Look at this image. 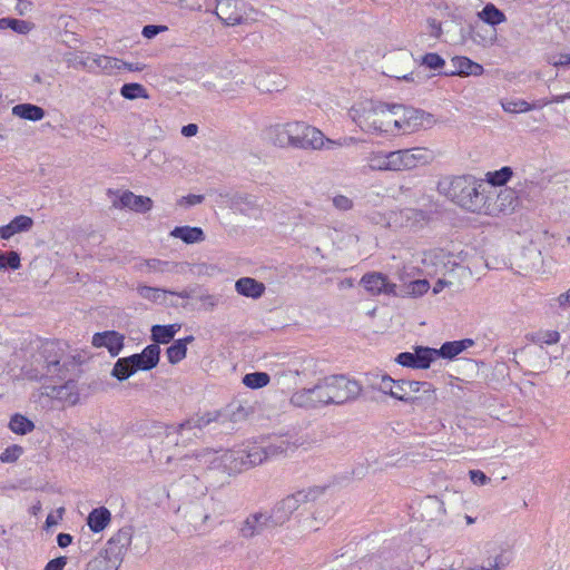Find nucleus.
I'll use <instances>...</instances> for the list:
<instances>
[{"mask_svg": "<svg viewBox=\"0 0 570 570\" xmlns=\"http://www.w3.org/2000/svg\"><path fill=\"white\" fill-rule=\"evenodd\" d=\"M296 445L286 436H274L265 443H252L244 448L232 450L224 455V461L230 471L242 472L262 464L264 461L287 454Z\"/></svg>", "mask_w": 570, "mask_h": 570, "instance_id": "f257e3e1", "label": "nucleus"}, {"mask_svg": "<svg viewBox=\"0 0 570 570\" xmlns=\"http://www.w3.org/2000/svg\"><path fill=\"white\" fill-rule=\"evenodd\" d=\"M481 183L472 175L445 177L439 181L438 189L449 200L469 212H476L485 202L479 191Z\"/></svg>", "mask_w": 570, "mask_h": 570, "instance_id": "f03ea898", "label": "nucleus"}, {"mask_svg": "<svg viewBox=\"0 0 570 570\" xmlns=\"http://www.w3.org/2000/svg\"><path fill=\"white\" fill-rule=\"evenodd\" d=\"M348 115L363 131L367 132L392 134L395 131L394 126L397 124L392 106L372 101L353 106Z\"/></svg>", "mask_w": 570, "mask_h": 570, "instance_id": "7ed1b4c3", "label": "nucleus"}, {"mask_svg": "<svg viewBox=\"0 0 570 570\" xmlns=\"http://www.w3.org/2000/svg\"><path fill=\"white\" fill-rule=\"evenodd\" d=\"M321 380L330 405H343L357 400L361 395V384L344 374L328 375Z\"/></svg>", "mask_w": 570, "mask_h": 570, "instance_id": "20e7f679", "label": "nucleus"}, {"mask_svg": "<svg viewBox=\"0 0 570 570\" xmlns=\"http://www.w3.org/2000/svg\"><path fill=\"white\" fill-rule=\"evenodd\" d=\"M63 352L56 341H41L37 353L32 356L35 371L38 372L36 376H55L59 375L62 371L61 358Z\"/></svg>", "mask_w": 570, "mask_h": 570, "instance_id": "39448f33", "label": "nucleus"}, {"mask_svg": "<svg viewBox=\"0 0 570 570\" xmlns=\"http://www.w3.org/2000/svg\"><path fill=\"white\" fill-rule=\"evenodd\" d=\"M324 489H309L308 491H297L278 501L269 513L272 524L275 527L283 525L289 520L291 515L304 502L314 501Z\"/></svg>", "mask_w": 570, "mask_h": 570, "instance_id": "423d86ee", "label": "nucleus"}, {"mask_svg": "<svg viewBox=\"0 0 570 570\" xmlns=\"http://www.w3.org/2000/svg\"><path fill=\"white\" fill-rule=\"evenodd\" d=\"M134 528L126 525L119 529L106 543L104 558L112 563L111 570H118L131 546Z\"/></svg>", "mask_w": 570, "mask_h": 570, "instance_id": "0eeeda50", "label": "nucleus"}, {"mask_svg": "<svg viewBox=\"0 0 570 570\" xmlns=\"http://www.w3.org/2000/svg\"><path fill=\"white\" fill-rule=\"evenodd\" d=\"M289 403L304 410H318L330 405L321 379L311 387L295 391L289 399Z\"/></svg>", "mask_w": 570, "mask_h": 570, "instance_id": "6e6552de", "label": "nucleus"}, {"mask_svg": "<svg viewBox=\"0 0 570 570\" xmlns=\"http://www.w3.org/2000/svg\"><path fill=\"white\" fill-rule=\"evenodd\" d=\"M294 126L298 128L295 131L296 134H293V148L316 150L323 148L325 142L328 145H335L331 139L325 140V137L320 129L309 126L306 122L294 121Z\"/></svg>", "mask_w": 570, "mask_h": 570, "instance_id": "1a4fd4ad", "label": "nucleus"}, {"mask_svg": "<svg viewBox=\"0 0 570 570\" xmlns=\"http://www.w3.org/2000/svg\"><path fill=\"white\" fill-rule=\"evenodd\" d=\"M417 387H414L407 404L414 412H425L433 416L436 411L438 395L433 384L426 381H417Z\"/></svg>", "mask_w": 570, "mask_h": 570, "instance_id": "9d476101", "label": "nucleus"}, {"mask_svg": "<svg viewBox=\"0 0 570 570\" xmlns=\"http://www.w3.org/2000/svg\"><path fill=\"white\" fill-rule=\"evenodd\" d=\"M375 224H380L393 232H413L422 229L430 216H374Z\"/></svg>", "mask_w": 570, "mask_h": 570, "instance_id": "9b49d317", "label": "nucleus"}, {"mask_svg": "<svg viewBox=\"0 0 570 570\" xmlns=\"http://www.w3.org/2000/svg\"><path fill=\"white\" fill-rule=\"evenodd\" d=\"M513 191L518 196V204H520L521 209L532 210L542 199L541 184L525 177L517 181Z\"/></svg>", "mask_w": 570, "mask_h": 570, "instance_id": "f8f14e48", "label": "nucleus"}, {"mask_svg": "<svg viewBox=\"0 0 570 570\" xmlns=\"http://www.w3.org/2000/svg\"><path fill=\"white\" fill-rule=\"evenodd\" d=\"M435 348L429 346H415L414 352H402L395 357V362L403 367L426 370L435 361Z\"/></svg>", "mask_w": 570, "mask_h": 570, "instance_id": "ddd939ff", "label": "nucleus"}, {"mask_svg": "<svg viewBox=\"0 0 570 570\" xmlns=\"http://www.w3.org/2000/svg\"><path fill=\"white\" fill-rule=\"evenodd\" d=\"M212 422H218L219 417L217 411L214 412H206L202 415H195L191 416L184 422L179 423L178 425H163L160 423H155L153 428L156 430L157 434H166L167 436L174 432L181 433L185 430H194L198 429L202 430L203 428L207 426Z\"/></svg>", "mask_w": 570, "mask_h": 570, "instance_id": "4468645a", "label": "nucleus"}, {"mask_svg": "<svg viewBox=\"0 0 570 570\" xmlns=\"http://www.w3.org/2000/svg\"><path fill=\"white\" fill-rule=\"evenodd\" d=\"M392 109L397 120L394 126L395 130L411 132L423 126L424 112L422 110L402 105H393Z\"/></svg>", "mask_w": 570, "mask_h": 570, "instance_id": "2eb2a0df", "label": "nucleus"}, {"mask_svg": "<svg viewBox=\"0 0 570 570\" xmlns=\"http://www.w3.org/2000/svg\"><path fill=\"white\" fill-rule=\"evenodd\" d=\"M111 199L112 207L117 210H132L136 213L149 212L153 208V200L146 196H137L129 190L120 195L114 194Z\"/></svg>", "mask_w": 570, "mask_h": 570, "instance_id": "dca6fc26", "label": "nucleus"}, {"mask_svg": "<svg viewBox=\"0 0 570 570\" xmlns=\"http://www.w3.org/2000/svg\"><path fill=\"white\" fill-rule=\"evenodd\" d=\"M91 344L97 347H106L110 356L116 357L125 346V335L115 331H104L94 334Z\"/></svg>", "mask_w": 570, "mask_h": 570, "instance_id": "f3484780", "label": "nucleus"}, {"mask_svg": "<svg viewBox=\"0 0 570 570\" xmlns=\"http://www.w3.org/2000/svg\"><path fill=\"white\" fill-rule=\"evenodd\" d=\"M160 353V346L156 344H149L140 353H135L128 357L136 373L138 371L146 372L155 368L158 365Z\"/></svg>", "mask_w": 570, "mask_h": 570, "instance_id": "a211bd4d", "label": "nucleus"}, {"mask_svg": "<svg viewBox=\"0 0 570 570\" xmlns=\"http://www.w3.org/2000/svg\"><path fill=\"white\" fill-rule=\"evenodd\" d=\"M288 372L302 377V380H311L322 373L318 361L306 354L296 356L288 365Z\"/></svg>", "mask_w": 570, "mask_h": 570, "instance_id": "6ab92c4d", "label": "nucleus"}, {"mask_svg": "<svg viewBox=\"0 0 570 570\" xmlns=\"http://www.w3.org/2000/svg\"><path fill=\"white\" fill-rule=\"evenodd\" d=\"M298 127L294 121L286 124L272 125L266 129V136L269 141L279 148L293 147V134H296Z\"/></svg>", "mask_w": 570, "mask_h": 570, "instance_id": "aec40b11", "label": "nucleus"}, {"mask_svg": "<svg viewBox=\"0 0 570 570\" xmlns=\"http://www.w3.org/2000/svg\"><path fill=\"white\" fill-rule=\"evenodd\" d=\"M252 412V406L247 402H243L239 400H233L228 403L224 409L217 411L219 423L224 424L226 422L239 423L245 421L249 413Z\"/></svg>", "mask_w": 570, "mask_h": 570, "instance_id": "412c9836", "label": "nucleus"}, {"mask_svg": "<svg viewBox=\"0 0 570 570\" xmlns=\"http://www.w3.org/2000/svg\"><path fill=\"white\" fill-rule=\"evenodd\" d=\"M215 14L226 26H236L243 22V11L236 0H216Z\"/></svg>", "mask_w": 570, "mask_h": 570, "instance_id": "4be33fe9", "label": "nucleus"}, {"mask_svg": "<svg viewBox=\"0 0 570 570\" xmlns=\"http://www.w3.org/2000/svg\"><path fill=\"white\" fill-rule=\"evenodd\" d=\"M361 284L364 288L371 293L372 295L384 294H394L395 293V284L389 282L387 277L382 273H366L361 278Z\"/></svg>", "mask_w": 570, "mask_h": 570, "instance_id": "5701e85b", "label": "nucleus"}, {"mask_svg": "<svg viewBox=\"0 0 570 570\" xmlns=\"http://www.w3.org/2000/svg\"><path fill=\"white\" fill-rule=\"evenodd\" d=\"M274 527L275 525L271 522L269 514L256 512L245 519L239 531L242 537L248 539L262 533L266 529Z\"/></svg>", "mask_w": 570, "mask_h": 570, "instance_id": "b1692460", "label": "nucleus"}, {"mask_svg": "<svg viewBox=\"0 0 570 570\" xmlns=\"http://www.w3.org/2000/svg\"><path fill=\"white\" fill-rule=\"evenodd\" d=\"M391 65L387 68L386 75L395 79H402L405 81L412 80V72L410 67L412 65V55L409 52L400 51L390 58Z\"/></svg>", "mask_w": 570, "mask_h": 570, "instance_id": "393cba45", "label": "nucleus"}, {"mask_svg": "<svg viewBox=\"0 0 570 570\" xmlns=\"http://www.w3.org/2000/svg\"><path fill=\"white\" fill-rule=\"evenodd\" d=\"M254 85L261 92H274L285 88V79L274 71H259L255 76Z\"/></svg>", "mask_w": 570, "mask_h": 570, "instance_id": "a878e982", "label": "nucleus"}, {"mask_svg": "<svg viewBox=\"0 0 570 570\" xmlns=\"http://www.w3.org/2000/svg\"><path fill=\"white\" fill-rule=\"evenodd\" d=\"M521 354L524 355V361L533 371L537 373L544 372L549 355L543 346L524 347L521 350Z\"/></svg>", "mask_w": 570, "mask_h": 570, "instance_id": "bb28decb", "label": "nucleus"}, {"mask_svg": "<svg viewBox=\"0 0 570 570\" xmlns=\"http://www.w3.org/2000/svg\"><path fill=\"white\" fill-rule=\"evenodd\" d=\"M474 344L475 343L472 338L444 342L440 348H435V360L439 357L444 360H453Z\"/></svg>", "mask_w": 570, "mask_h": 570, "instance_id": "cd10ccee", "label": "nucleus"}, {"mask_svg": "<svg viewBox=\"0 0 570 570\" xmlns=\"http://www.w3.org/2000/svg\"><path fill=\"white\" fill-rule=\"evenodd\" d=\"M181 324L173 323L167 325L155 324L150 328V340L153 344L166 345L174 340L175 335L180 331Z\"/></svg>", "mask_w": 570, "mask_h": 570, "instance_id": "c85d7f7f", "label": "nucleus"}, {"mask_svg": "<svg viewBox=\"0 0 570 570\" xmlns=\"http://www.w3.org/2000/svg\"><path fill=\"white\" fill-rule=\"evenodd\" d=\"M235 288L239 295L254 299L262 297L266 289L264 283L252 277H242L237 279Z\"/></svg>", "mask_w": 570, "mask_h": 570, "instance_id": "c756f323", "label": "nucleus"}, {"mask_svg": "<svg viewBox=\"0 0 570 570\" xmlns=\"http://www.w3.org/2000/svg\"><path fill=\"white\" fill-rule=\"evenodd\" d=\"M548 105H549V101H547V99H540L534 102H528L523 99L501 100L502 109L505 112H510V114L528 112L531 110L541 109Z\"/></svg>", "mask_w": 570, "mask_h": 570, "instance_id": "7c9ffc66", "label": "nucleus"}, {"mask_svg": "<svg viewBox=\"0 0 570 570\" xmlns=\"http://www.w3.org/2000/svg\"><path fill=\"white\" fill-rule=\"evenodd\" d=\"M230 208L234 212H239L240 214L247 212H264L269 210L264 206V204L258 203V198L252 195H235L230 200Z\"/></svg>", "mask_w": 570, "mask_h": 570, "instance_id": "2f4dec72", "label": "nucleus"}, {"mask_svg": "<svg viewBox=\"0 0 570 570\" xmlns=\"http://www.w3.org/2000/svg\"><path fill=\"white\" fill-rule=\"evenodd\" d=\"M32 225L30 216H14L9 224L0 227V238L8 240L18 233L29 230Z\"/></svg>", "mask_w": 570, "mask_h": 570, "instance_id": "473e14b6", "label": "nucleus"}, {"mask_svg": "<svg viewBox=\"0 0 570 570\" xmlns=\"http://www.w3.org/2000/svg\"><path fill=\"white\" fill-rule=\"evenodd\" d=\"M195 337L193 335H188L184 338L173 341L171 345L167 347L166 355L167 360L170 364H178L186 357L187 354V345L193 343Z\"/></svg>", "mask_w": 570, "mask_h": 570, "instance_id": "72a5a7b5", "label": "nucleus"}, {"mask_svg": "<svg viewBox=\"0 0 570 570\" xmlns=\"http://www.w3.org/2000/svg\"><path fill=\"white\" fill-rule=\"evenodd\" d=\"M494 209L500 213L522 210L520 204H518V196L515 191H513V188H504L499 191L494 203Z\"/></svg>", "mask_w": 570, "mask_h": 570, "instance_id": "f704fd0d", "label": "nucleus"}, {"mask_svg": "<svg viewBox=\"0 0 570 570\" xmlns=\"http://www.w3.org/2000/svg\"><path fill=\"white\" fill-rule=\"evenodd\" d=\"M110 520V511L105 507H100L94 509L89 513L87 518V523L92 532L98 533L101 532L109 524Z\"/></svg>", "mask_w": 570, "mask_h": 570, "instance_id": "c9c22d12", "label": "nucleus"}, {"mask_svg": "<svg viewBox=\"0 0 570 570\" xmlns=\"http://www.w3.org/2000/svg\"><path fill=\"white\" fill-rule=\"evenodd\" d=\"M405 165L407 170L421 165H426L432 160V153L423 147L405 149Z\"/></svg>", "mask_w": 570, "mask_h": 570, "instance_id": "e433bc0d", "label": "nucleus"}, {"mask_svg": "<svg viewBox=\"0 0 570 570\" xmlns=\"http://www.w3.org/2000/svg\"><path fill=\"white\" fill-rule=\"evenodd\" d=\"M170 235L186 244H194L205 239V234L200 227L177 226L171 230Z\"/></svg>", "mask_w": 570, "mask_h": 570, "instance_id": "4c0bfd02", "label": "nucleus"}, {"mask_svg": "<svg viewBox=\"0 0 570 570\" xmlns=\"http://www.w3.org/2000/svg\"><path fill=\"white\" fill-rule=\"evenodd\" d=\"M452 63L456 68L452 73L463 76H481L484 71L483 67L466 57H454Z\"/></svg>", "mask_w": 570, "mask_h": 570, "instance_id": "58836bf2", "label": "nucleus"}, {"mask_svg": "<svg viewBox=\"0 0 570 570\" xmlns=\"http://www.w3.org/2000/svg\"><path fill=\"white\" fill-rule=\"evenodd\" d=\"M12 114L31 121H38L45 117V110L41 107L31 104H20L14 106Z\"/></svg>", "mask_w": 570, "mask_h": 570, "instance_id": "ea45409f", "label": "nucleus"}, {"mask_svg": "<svg viewBox=\"0 0 570 570\" xmlns=\"http://www.w3.org/2000/svg\"><path fill=\"white\" fill-rule=\"evenodd\" d=\"M137 292L140 297L157 304H166L169 289L151 287L148 285H138Z\"/></svg>", "mask_w": 570, "mask_h": 570, "instance_id": "a19ab883", "label": "nucleus"}, {"mask_svg": "<svg viewBox=\"0 0 570 570\" xmlns=\"http://www.w3.org/2000/svg\"><path fill=\"white\" fill-rule=\"evenodd\" d=\"M417 386V381L405 379L395 380V387L394 393H392V397L407 404V401L411 394L413 393L414 387Z\"/></svg>", "mask_w": 570, "mask_h": 570, "instance_id": "79ce46f5", "label": "nucleus"}, {"mask_svg": "<svg viewBox=\"0 0 570 570\" xmlns=\"http://www.w3.org/2000/svg\"><path fill=\"white\" fill-rule=\"evenodd\" d=\"M513 169L509 166H503L498 170L488 171L485 174V180L491 186L503 187L513 177Z\"/></svg>", "mask_w": 570, "mask_h": 570, "instance_id": "37998d69", "label": "nucleus"}, {"mask_svg": "<svg viewBox=\"0 0 570 570\" xmlns=\"http://www.w3.org/2000/svg\"><path fill=\"white\" fill-rule=\"evenodd\" d=\"M136 373L134 366L129 362V357H119L114 367L111 370V376L118 380L119 382H124L128 380L131 375Z\"/></svg>", "mask_w": 570, "mask_h": 570, "instance_id": "c03bdc74", "label": "nucleus"}, {"mask_svg": "<svg viewBox=\"0 0 570 570\" xmlns=\"http://www.w3.org/2000/svg\"><path fill=\"white\" fill-rule=\"evenodd\" d=\"M9 429L19 435H26L33 431L35 423L27 416L16 413L10 417Z\"/></svg>", "mask_w": 570, "mask_h": 570, "instance_id": "a18cd8bd", "label": "nucleus"}, {"mask_svg": "<svg viewBox=\"0 0 570 570\" xmlns=\"http://www.w3.org/2000/svg\"><path fill=\"white\" fill-rule=\"evenodd\" d=\"M366 164L371 170H389V153L379 150L370 153L366 158Z\"/></svg>", "mask_w": 570, "mask_h": 570, "instance_id": "49530a36", "label": "nucleus"}, {"mask_svg": "<svg viewBox=\"0 0 570 570\" xmlns=\"http://www.w3.org/2000/svg\"><path fill=\"white\" fill-rule=\"evenodd\" d=\"M479 17L491 26H497L505 21L504 13L492 3H488L479 13Z\"/></svg>", "mask_w": 570, "mask_h": 570, "instance_id": "de8ad7c7", "label": "nucleus"}, {"mask_svg": "<svg viewBox=\"0 0 570 570\" xmlns=\"http://www.w3.org/2000/svg\"><path fill=\"white\" fill-rule=\"evenodd\" d=\"M271 381V376L266 372H252L243 376V384L249 389L257 390L266 386Z\"/></svg>", "mask_w": 570, "mask_h": 570, "instance_id": "09e8293b", "label": "nucleus"}, {"mask_svg": "<svg viewBox=\"0 0 570 570\" xmlns=\"http://www.w3.org/2000/svg\"><path fill=\"white\" fill-rule=\"evenodd\" d=\"M120 94L124 98L129 99V100H134L136 98H145V99L149 98V95H148L146 88L142 85L137 83V82L125 83L120 88Z\"/></svg>", "mask_w": 570, "mask_h": 570, "instance_id": "8fccbe9b", "label": "nucleus"}, {"mask_svg": "<svg viewBox=\"0 0 570 570\" xmlns=\"http://www.w3.org/2000/svg\"><path fill=\"white\" fill-rule=\"evenodd\" d=\"M529 338L538 346H543V344L552 345L559 342L560 334L557 331H539L532 333Z\"/></svg>", "mask_w": 570, "mask_h": 570, "instance_id": "3c124183", "label": "nucleus"}, {"mask_svg": "<svg viewBox=\"0 0 570 570\" xmlns=\"http://www.w3.org/2000/svg\"><path fill=\"white\" fill-rule=\"evenodd\" d=\"M389 153V170L399 171L407 170L405 165V149L387 151Z\"/></svg>", "mask_w": 570, "mask_h": 570, "instance_id": "603ef678", "label": "nucleus"}, {"mask_svg": "<svg viewBox=\"0 0 570 570\" xmlns=\"http://www.w3.org/2000/svg\"><path fill=\"white\" fill-rule=\"evenodd\" d=\"M20 255L14 252H2L0 253V269H12L20 268Z\"/></svg>", "mask_w": 570, "mask_h": 570, "instance_id": "864d4df0", "label": "nucleus"}, {"mask_svg": "<svg viewBox=\"0 0 570 570\" xmlns=\"http://www.w3.org/2000/svg\"><path fill=\"white\" fill-rule=\"evenodd\" d=\"M92 62L97 68L106 72H111L114 69H120V59L108 56H97L92 59Z\"/></svg>", "mask_w": 570, "mask_h": 570, "instance_id": "5fc2aeb1", "label": "nucleus"}, {"mask_svg": "<svg viewBox=\"0 0 570 570\" xmlns=\"http://www.w3.org/2000/svg\"><path fill=\"white\" fill-rule=\"evenodd\" d=\"M22 453V446L18 444L10 445L0 454V461L3 463H13L20 458Z\"/></svg>", "mask_w": 570, "mask_h": 570, "instance_id": "6e6d98bb", "label": "nucleus"}, {"mask_svg": "<svg viewBox=\"0 0 570 570\" xmlns=\"http://www.w3.org/2000/svg\"><path fill=\"white\" fill-rule=\"evenodd\" d=\"M421 62L422 65L433 70L441 69L445 65L444 59L440 55L434 52L424 55L421 59Z\"/></svg>", "mask_w": 570, "mask_h": 570, "instance_id": "4d7b16f0", "label": "nucleus"}, {"mask_svg": "<svg viewBox=\"0 0 570 570\" xmlns=\"http://www.w3.org/2000/svg\"><path fill=\"white\" fill-rule=\"evenodd\" d=\"M203 199H204L203 195H193V194L188 195V196L180 197L177 200L178 209L187 210L191 206H194L196 204H200L203 202Z\"/></svg>", "mask_w": 570, "mask_h": 570, "instance_id": "13d9d810", "label": "nucleus"}, {"mask_svg": "<svg viewBox=\"0 0 570 570\" xmlns=\"http://www.w3.org/2000/svg\"><path fill=\"white\" fill-rule=\"evenodd\" d=\"M395 380L392 379L389 374H384L380 379L379 390L380 392L390 395L392 397V393H394Z\"/></svg>", "mask_w": 570, "mask_h": 570, "instance_id": "bf43d9fd", "label": "nucleus"}, {"mask_svg": "<svg viewBox=\"0 0 570 570\" xmlns=\"http://www.w3.org/2000/svg\"><path fill=\"white\" fill-rule=\"evenodd\" d=\"M335 209L340 212H347L353 208V202L346 196L337 195L333 198Z\"/></svg>", "mask_w": 570, "mask_h": 570, "instance_id": "052dcab7", "label": "nucleus"}, {"mask_svg": "<svg viewBox=\"0 0 570 570\" xmlns=\"http://www.w3.org/2000/svg\"><path fill=\"white\" fill-rule=\"evenodd\" d=\"M470 480L475 485H485L490 482V478L481 470H471L469 472Z\"/></svg>", "mask_w": 570, "mask_h": 570, "instance_id": "680f3d73", "label": "nucleus"}, {"mask_svg": "<svg viewBox=\"0 0 570 570\" xmlns=\"http://www.w3.org/2000/svg\"><path fill=\"white\" fill-rule=\"evenodd\" d=\"M385 373L379 371V372H368L365 373V383L368 387L372 390H379L380 385V379L381 376H384Z\"/></svg>", "mask_w": 570, "mask_h": 570, "instance_id": "e2e57ef3", "label": "nucleus"}, {"mask_svg": "<svg viewBox=\"0 0 570 570\" xmlns=\"http://www.w3.org/2000/svg\"><path fill=\"white\" fill-rule=\"evenodd\" d=\"M67 564V557L60 556L52 560H50L43 570H63L65 566Z\"/></svg>", "mask_w": 570, "mask_h": 570, "instance_id": "0e129e2a", "label": "nucleus"}, {"mask_svg": "<svg viewBox=\"0 0 570 570\" xmlns=\"http://www.w3.org/2000/svg\"><path fill=\"white\" fill-rule=\"evenodd\" d=\"M10 29L16 31L20 35H26L30 31V23L24 20H18L12 18V24L10 26Z\"/></svg>", "mask_w": 570, "mask_h": 570, "instance_id": "69168bd1", "label": "nucleus"}, {"mask_svg": "<svg viewBox=\"0 0 570 570\" xmlns=\"http://www.w3.org/2000/svg\"><path fill=\"white\" fill-rule=\"evenodd\" d=\"M167 28L165 26H155V24H147L142 28V36L147 39H151L156 37L160 31L166 30Z\"/></svg>", "mask_w": 570, "mask_h": 570, "instance_id": "338daca9", "label": "nucleus"}, {"mask_svg": "<svg viewBox=\"0 0 570 570\" xmlns=\"http://www.w3.org/2000/svg\"><path fill=\"white\" fill-rule=\"evenodd\" d=\"M550 63L554 67H563L570 65V53H559L550 59Z\"/></svg>", "mask_w": 570, "mask_h": 570, "instance_id": "774afa93", "label": "nucleus"}]
</instances>
